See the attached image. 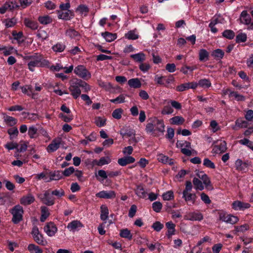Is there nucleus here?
<instances>
[{
	"mask_svg": "<svg viewBox=\"0 0 253 253\" xmlns=\"http://www.w3.org/2000/svg\"><path fill=\"white\" fill-rule=\"evenodd\" d=\"M3 23L4 24L6 28H11L13 27L16 25L17 23V19L14 17L12 18H7L4 19L3 21Z\"/></svg>",
	"mask_w": 253,
	"mask_h": 253,
	"instance_id": "nucleus-28",
	"label": "nucleus"
},
{
	"mask_svg": "<svg viewBox=\"0 0 253 253\" xmlns=\"http://www.w3.org/2000/svg\"><path fill=\"white\" fill-rule=\"evenodd\" d=\"M125 37L128 40H136L138 38V36L135 34L133 31H129L126 34Z\"/></svg>",
	"mask_w": 253,
	"mask_h": 253,
	"instance_id": "nucleus-64",
	"label": "nucleus"
},
{
	"mask_svg": "<svg viewBox=\"0 0 253 253\" xmlns=\"http://www.w3.org/2000/svg\"><path fill=\"white\" fill-rule=\"evenodd\" d=\"M57 13L59 19L65 20H69L73 16L72 12L70 10L65 11V12L64 11H57Z\"/></svg>",
	"mask_w": 253,
	"mask_h": 253,
	"instance_id": "nucleus-19",
	"label": "nucleus"
},
{
	"mask_svg": "<svg viewBox=\"0 0 253 253\" xmlns=\"http://www.w3.org/2000/svg\"><path fill=\"white\" fill-rule=\"evenodd\" d=\"M163 198L164 200L169 201L173 199L174 195L172 191H169L162 195Z\"/></svg>",
	"mask_w": 253,
	"mask_h": 253,
	"instance_id": "nucleus-55",
	"label": "nucleus"
},
{
	"mask_svg": "<svg viewBox=\"0 0 253 253\" xmlns=\"http://www.w3.org/2000/svg\"><path fill=\"white\" fill-rule=\"evenodd\" d=\"M190 89V86L188 83L182 84L176 87V90L178 91H183Z\"/></svg>",
	"mask_w": 253,
	"mask_h": 253,
	"instance_id": "nucleus-61",
	"label": "nucleus"
},
{
	"mask_svg": "<svg viewBox=\"0 0 253 253\" xmlns=\"http://www.w3.org/2000/svg\"><path fill=\"white\" fill-rule=\"evenodd\" d=\"M38 129L34 126L29 127L28 129V135L31 138H35L37 134Z\"/></svg>",
	"mask_w": 253,
	"mask_h": 253,
	"instance_id": "nucleus-53",
	"label": "nucleus"
},
{
	"mask_svg": "<svg viewBox=\"0 0 253 253\" xmlns=\"http://www.w3.org/2000/svg\"><path fill=\"white\" fill-rule=\"evenodd\" d=\"M153 123L154 124L157 130L162 133L165 131V126L163 120L155 119L153 121Z\"/></svg>",
	"mask_w": 253,
	"mask_h": 253,
	"instance_id": "nucleus-20",
	"label": "nucleus"
},
{
	"mask_svg": "<svg viewBox=\"0 0 253 253\" xmlns=\"http://www.w3.org/2000/svg\"><path fill=\"white\" fill-rule=\"evenodd\" d=\"M236 125L240 127H246L248 125V122L242 119H237L236 121Z\"/></svg>",
	"mask_w": 253,
	"mask_h": 253,
	"instance_id": "nucleus-62",
	"label": "nucleus"
},
{
	"mask_svg": "<svg viewBox=\"0 0 253 253\" xmlns=\"http://www.w3.org/2000/svg\"><path fill=\"white\" fill-rule=\"evenodd\" d=\"M83 226V224L80 221L75 220L68 224L67 228L71 231L75 232L78 231Z\"/></svg>",
	"mask_w": 253,
	"mask_h": 253,
	"instance_id": "nucleus-12",
	"label": "nucleus"
},
{
	"mask_svg": "<svg viewBox=\"0 0 253 253\" xmlns=\"http://www.w3.org/2000/svg\"><path fill=\"white\" fill-rule=\"evenodd\" d=\"M106 120L105 119H102L100 117H98L95 118V124L98 127H102L106 124Z\"/></svg>",
	"mask_w": 253,
	"mask_h": 253,
	"instance_id": "nucleus-58",
	"label": "nucleus"
},
{
	"mask_svg": "<svg viewBox=\"0 0 253 253\" xmlns=\"http://www.w3.org/2000/svg\"><path fill=\"white\" fill-rule=\"evenodd\" d=\"M10 212L12 215V221L14 224H18L22 220L24 211L19 205L15 206L10 210Z\"/></svg>",
	"mask_w": 253,
	"mask_h": 253,
	"instance_id": "nucleus-3",
	"label": "nucleus"
},
{
	"mask_svg": "<svg viewBox=\"0 0 253 253\" xmlns=\"http://www.w3.org/2000/svg\"><path fill=\"white\" fill-rule=\"evenodd\" d=\"M120 133L123 137H125L126 136L128 137H132L135 136V131L132 129H125L124 128H122L120 130Z\"/></svg>",
	"mask_w": 253,
	"mask_h": 253,
	"instance_id": "nucleus-33",
	"label": "nucleus"
},
{
	"mask_svg": "<svg viewBox=\"0 0 253 253\" xmlns=\"http://www.w3.org/2000/svg\"><path fill=\"white\" fill-rule=\"evenodd\" d=\"M100 218L103 221H105L108 218L109 211L108 208L105 205L101 206Z\"/></svg>",
	"mask_w": 253,
	"mask_h": 253,
	"instance_id": "nucleus-27",
	"label": "nucleus"
},
{
	"mask_svg": "<svg viewBox=\"0 0 253 253\" xmlns=\"http://www.w3.org/2000/svg\"><path fill=\"white\" fill-rule=\"evenodd\" d=\"M247 35L245 33L238 34L236 37V42L237 43L245 42L247 41Z\"/></svg>",
	"mask_w": 253,
	"mask_h": 253,
	"instance_id": "nucleus-51",
	"label": "nucleus"
},
{
	"mask_svg": "<svg viewBox=\"0 0 253 253\" xmlns=\"http://www.w3.org/2000/svg\"><path fill=\"white\" fill-rule=\"evenodd\" d=\"M232 208L235 210H242L250 208L251 205L248 203H244L240 201H236L232 203Z\"/></svg>",
	"mask_w": 253,
	"mask_h": 253,
	"instance_id": "nucleus-11",
	"label": "nucleus"
},
{
	"mask_svg": "<svg viewBox=\"0 0 253 253\" xmlns=\"http://www.w3.org/2000/svg\"><path fill=\"white\" fill-rule=\"evenodd\" d=\"M130 56L135 62L139 63H141L144 61L146 59L145 55L143 52L131 54Z\"/></svg>",
	"mask_w": 253,
	"mask_h": 253,
	"instance_id": "nucleus-23",
	"label": "nucleus"
},
{
	"mask_svg": "<svg viewBox=\"0 0 253 253\" xmlns=\"http://www.w3.org/2000/svg\"><path fill=\"white\" fill-rule=\"evenodd\" d=\"M35 241L39 245L42 246H45L47 244V242L44 240L43 235L42 234H39L34 238Z\"/></svg>",
	"mask_w": 253,
	"mask_h": 253,
	"instance_id": "nucleus-40",
	"label": "nucleus"
},
{
	"mask_svg": "<svg viewBox=\"0 0 253 253\" xmlns=\"http://www.w3.org/2000/svg\"><path fill=\"white\" fill-rule=\"evenodd\" d=\"M152 208L156 212H159L162 210V204L160 202H155L152 204Z\"/></svg>",
	"mask_w": 253,
	"mask_h": 253,
	"instance_id": "nucleus-59",
	"label": "nucleus"
},
{
	"mask_svg": "<svg viewBox=\"0 0 253 253\" xmlns=\"http://www.w3.org/2000/svg\"><path fill=\"white\" fill-rule=\"evenodd\" d=\"M203 183L205 184L206 187L210 190H211L213 189L211 182V180L209 176L206 174L203 178H202Z\"/></svg>",
	"mask_w": 253,
	"mask_h": 253,
	"instance_id": "nucleus-39",
	"label": "nucleus"
},
{
	"mask_svg": "<svg viewBox=\"0 0 253 253\" xmlns=\"http://www.w3.org/2000/svg\"><path fill=\"white\" fill-rule=\"evenodd\" d=\"M66 35L71 38H74L77 37L79 34V33L74 29H69L66 31Z\"/></svg>",
	"mask_w": 253,
	"mask_h": 253,
	"instance_id": "nucleus-57",
	"label": "nucleus"
},
{
	"mask_svg": "<svg viewBox=\"0 0 253 253\" xmlns=\"http://www.w3.org/2000/svg\"><path fill=\"white\" fill-rule=\"evenodd\" d=\"M209 53L205 49H202L199 51V60L200 61L208 60Z\"/></svg>",
	"mask_w": 253,
	"mask_h": 253,
	"instance_id": "nucleus-45",
	"label": "nucleus"
},
{
	"mask_svg": "<svg viewBox=\"0 0 253 253\" xmlns=\"http://www.w3.org/2000/svg\"><path fill=\"white\" fill-rule=\"evenodd\" d=\"M173 112V109L169 105L165 106L161 111V113L163 115L170 114H172Z\"/></svg>",
	"mask_w": 253,
	"mask_h": 253,
	"instance_id": "nucleus-54",
	"label": "nucleus"
},
{
	"mask_svg": "<svg viewBox=\"0 0 253 253\" xmlns=\"http://www.w3.org/2000/svg\"><path fill=\"white\" fill-rule=\"evenodd\" d=\"M224 55V52L223 50L220 49H217L214 50L211 55L216 59V60H220L222 59Z\"/></svg>",
	"mask_w": 253,
	"mask_h": 253,
	"instance_id": "nucleus-35",
	"label": "nucleus"
},
{
	"mask_svg": "<svg viewBox=\"0 0 253 253\" xmlns=\"http://www.w3.org/2000/svg\"><path fill=\"white\" fill-rule=\"evenodd\" d=\"M41 216L40 218V220L42 222H44L46 219L49 216L50 213L48 211V209L45 207L42 206L41 208Z\"/></svg>",
	"mask_w": 253,
	"mask_h": 253,
	"instance_id": "nucleus-26",
	"label": "nucleus"
},
{
	"mask_svg": "<svg viewBox=\"0 0 253 253\" xmlns=\"http://www.w3.org/2000/svg\"><path fill=\"white\" fill-rule=\"evenodd\" d=\"M18 7L19 5L14 1H6L0 7V13L4 14L8 10H12Z\"/></svg>",
	"mask_w": 253,
	"mask_h": 253,
	"instance_id": "nucleus-9",
	"label": "nucleus"
},
{
	"mask_svg": "<svg viewBox=\"0 0 253 253\" xmlns=\"http://www.w3.org/2000/svg\"><path fill=\"white\" fill-rule=\"evenodd\" d=\"M34 197L32 195L29 194L26 196L22 197L20 199V201L21 204L24 206H27L33 203L34 202Z\"/></svg>",
	"mask_w": 253,
	"mask_h": 253,
	"instance_id": "nucleus-17",
	"label": "nucleus"
},
{
	"mask_svg": "<svg viewBox=\"0 0 253 253\" xmlns=\"http://www.w3.org/2000/svg\"><path fill=\"white\" fill-rule=\"evenodd\" d=\"M61 141V139L60 138L54 139L47 146V151L49 152H52L57 150L59 148Z\"/></svg>",
	"mask_w": 253,
	"mask_h": 253,
	"instance_id": "nucleus-14",
	"label": "nucleus"
},
{
	"mask_svg": "<svg viewBox=\"0 0 253 253\" xmlns=\"http://www.w3.org/2000/svg\"><path fill=\"white\" fill-rule=\"evenodd\" d=\"M28 250L31 253H42V250L38 246L30 244L28 246Z\"/></svg>",
	"mask_w": 253,
	"mask_h": 253,
	"instance_id": "nucleus-31",
	"label": "nucleus"
},
{
	"mask_svg": "<svg viewBox=\"0 0 253 253\" xmlns=\"http://www.w3.org/2000/svg\"><path fill=\"white\" fill-rule=\"evenodd\" d=\"M120 236L122 238H126L129 240L132 238V235L130 231L127 228L121 230Z\"/></svg>",
	"mask_w": 253,
	"mask_h": 253,
	"instance_id": "nucleus-32",
	"label": "nucleus"
},
{
	"mask_svg": "<svg viewBox=\"0 0 253 253\" xmlns=\"http://www.w3.org/2000/svg\"><path fill=\"white\" fill-rule=\"evenodd\" d=\"M123 112L124 110L122 108H117L113 111L112 115L114 118L119 120L122 118Z\"/></svg>",
	"mask_w": 253,
	"mask_h": 253,
	"instance_id": "nucleus-46",
	"label": "nucleus"
},
{
	"mask_svg": "<svg viewBox=\"0 0 253 253\" xmlns=\"http://www.w3.org/2000/svg\"><path fill=\"white\" fill-rule=\"evenodd\" d=\"M63 175L62 172L59 170L55 171L53 173H51L50 176L49 180H58L62 178Z\"/></svg>",
	"mask_w": 253,
	"mask_h": 253,
	"instance_id": "nucleus-38",
	"label": "nucleus"
},
{
	"mask_svg": "<svg viewBox=\"0 0 253 253\" xmlns=\"http://www.w3.org/2000/svg\"><path fill=\"white\" fill-rule=\"evenodd\" d=\"M234 97L235 99L238 101H244L245 99V98L243 95L239 94L237 93V92L235 91L230 92V97Z\"/></svg>",
	"mask_w": 253,
	"mask_h": 253,
	"instance_id": "nucleus-50",
	"label": "nucleus"
},
{
	"mask_svg": "<svg viewBox=\"0 0 253 253\" xmlns=\"http://www.w3.org/2000/svg\"><path fill=\"white\" fill-rule=\"evenodd\" d=\"M65 44L61 42H58L52 47V50L56 52H61L65 50Z\"/></svg>",
	"mask_w": 253,
	"mask_h": 253,
	"instance_id": "nucleus-36",
	"label": "nucleus"
},
{
	"mask_svg": "<svg viewBox=\"0 0 253 253\" xmlns=\"http://www.w3.org/2000/svg\"><path fill=\"white\" fill-rule=\"evenodd\" d=\"M158 160L159 162L164 164H168L170 165L173 164V159H170L168 156L162 154H160L158 155Z\"/></svg>",
	"mask_w": 253,
	"mask_h": 253,
	"instance_id": "nucleus-24",
	"label": "nucleus"
},
{
	"mask_svg": "<svg viewBox=\"0 0 253 253\" xmlns=\"http://www.w3.org/2000/svg\"><path fill=\"white\" fill-rule=\"evenodd\" d=\"M110 162L111 160L109 158L101 157L97 163V166H102L104 165L108 164Z\"/></svg>",
	"mask_w": 253,
	"mask_h": 253,
	"instance_id": "nucleus-63",
	"label": "nucleus"
},
{
	"mask_svg": "<svg viewBox=\"0 0 253 253\" xmlns=\"http://www.w3.org/2000/svg\"><path fill=\"white\" fill-rule=\"evenodd\" d=\"M43 229L46 234L50 237L53 236L57 231L56 225L51 222L47 223Z\"/></svg>",
	"mask_w": 253,
	"mask_h": 253,
	"instance_id": "nucleus-8",
	"label": "nucleus"
},
{
	"mask_svg": "<svg viewBox=\"0 0 253 253\" xmlns=\"http://www.w3.org/2000/svg\"><path fill=\"white\" fill-rule=\"evenodd\" d=\"M24 59L28 61V68L31 71H34L37 67H47L49 65V62L44 59L42 55L35 53L32 55L26 56Z\"/></svg>",
	"mask_w": 253,
	"mask_h": 253,
	"instance_id": "nucleus-1",
	"label": "nucleus"
},
{
	"mask_svg": "<svg viewBox=\"0 0 253 253\" xmlns=\"http://www.w3.org/2000/svg\"><path fill=\"white\" fill-rule=\"evenodd\" d=\"M198 84L202 88H207L211 86V84L209 79H203L199 81Z\"/></svg>",
	"mask_w": 253,
	"mask_h": 253,
	"instance_id": "nucleus-37",
	"label": "nucleus"
},
{
	"mask_svg": "<svg viewBox=\"0 0 253 253\" xmlns=\"http://www.w3.org/2000/svg\"><path fill=\"white\" fill-rule=\"evenodd\" d=\"M125 101V97L124 94H121L118 97L115 99L110 100V102L114 103H121Z\"/></svg>",
	"mask_w": 253,
	"mask_h": 253,
	"instance_id": "nucleus-56",
	"label": "nucleus"
},
{
	"mask_svg": "<svg viewBox=\"0 0 253 253\" xmlns=\"http://www.w3.org/2000/svg\"><path fill=\"white\" fill-rule=\"evenodd\" d=\"M101 35L107 42H111L117 38L116 34H112L108 32L102 33Z\"/></svg>",
	"mask_w": 253,
	"mask_h": 253,
	"instance_id": "nucleus-25",
	"label": "nucleus"
},
{
	"mask_svg": "<svg viewBox=\"0 0 253 253\" xmlns=\"http://www.w3.org/2000/svg\"><path fill=\"white\" fill-rule=\"evenodd\" d=\"M98 83L99 86L104 88L107 91H110L111 89L113 88V86L110 83L104 82L101 80L98 81Z\"/></svg>",
	"mask_w": 253,
	"mask_h": 253,
	"instance_id": "nucleus-41",
	"label": "nucleus"
},
{
	"mask_svg": "<svg viewBox=\"0 0 253 253\" xmlns=\"http://www.w3.org/2000/svg\"><path fill=\"white\" fill-rule=\"evenodd\" d=\"M74 73L83 79H87L91 77L90 73L83 65H78L74 69Z\"/></svg>",
	"mask_w": 253,
	"mask_h": 253,
	"instance_id": "nucleus-6",
	"label": "nucleus"
},
{
	"mask_svg": "<svg viewBox=\"0 0 253 253\" xmlns=\"http://www.w3.org/2000/svg\"><path fill=\"white\" fill-rule=\"evenodd\" d=\"M24 23L27 27L29 28L32 30H36L38 29V23L29 18H25L24 20Z\"/></svg>",
	"mask_w": 253,
	"mask_h": 253,
	"instance_id": "nucleus-22",
	"label": "nucleus"
},
{
	"mask_svg": "<svg viewBox=\"0 0 253 253\" xmlns=\"http://www.w3.org/2000/svg\"><path fill=\"white\" fill-rule=\"evenodd\" d=\"M170 121L171 124L181 125L184 123L185 119L181 116H177L171 118Z\"/></svg>",
	"mask_w": 253,
	"mask_h": 253,
	"instance_id": "nucleus-29",
	"label": "nucleus"
},
{
	"mask_svg": "<svg viewBox=\"0 0 253 253\" xmlns=\"http://www.w3.org/2000/svg\"><path fill=\"white\" fill-rule=\"evenodd\" d=\"M135 193L138 197L141 198H145L147 194L143 187L140 185L137 186V188L135 190Z\"/></svg>",
	"mask_w": 253,
	"mask_h": 253,
	"instance_id": "nucleus-42",
	"label": "nucleus"
},
{
	"mask_svg": "<svg viewBox=\"0 0 253 253\" xmlns=\"http://www.w3.org/2000/svg\"><path fill=\"white\" fill-rule=\"evenodd\" d=\"M239 20L241 23L248 26L247 28L248 30L253 29V19L252 21L247 11L244 10L241 12Z\"/></svg>",
	"mask_w": 253,
	"mask_h": 253,
	"instance_id": "nucleus-5",
	"label": "nucleus"
},
{
	"mask_svg": "<svg viewBox=\"0 0 253 253\" xmlns=\"http://www.w3.org/2000/svg\"><path fill=\"white\" fill-rule=\"evenodd\" d=\"M238 220V218L237 216L231 214H228L225 222L233 224L237 222Z\"/></svg>",
	"mask_w": 253,
	"mask_h": 253,
	"instance_id": "nucleus-52",
	"label": "nucleus"
},
{
	"mask_svg": "<svg viewBox=\"0 0 253 253\" xmlns=\"http://www.w3.org/2000/svg\"><path fill=\"white\" fill-rule=\"evenodd\" d=\"M12 35L14 39L16 40L19 42H22L24 41L23 39V34L22 32L17 33L16 31H13Z\"/></svg>",
	"mask_w": 253,
	"mask_h": 253,
	"instance_id": "nucleus-47",
	"label": "nucleus"
},
{
	"mask_svg": "<svg viewBox=\"0 0 253 253\" xmlns=\"http://www.w3.org/2000/svg\"><path fill=\"white\" fill-rule=\"evenodd\" d=\"M96 196L100 198L112 199L116 197V193L114 191H102L97 193Z\"/></svg>",
	"mask_w": 253,
	"mask_h": 253,
	"instance_id": "nucleus-15",
	"label": "nucleus"
},
{
	"mask_svg": "<svg viewBox=\"0 0 253 253\" xmlns=\"http://www.w3.org/2000/svg\"><path fill=\"white\" fill-rule=\"evenodd\" d=\"M39 198L43 204L47 206H52L55 203V198L52 196L51 189L45 191L43 194H40Z\"/></svg>",
	"mask_w": 253,
	"mask_h": 253,
	"instance_id": "nucleus-4",
	"label": "nucleus"
},
{
	"mask_svg": "<svg viewBox=\"0 0 253 253\" xmlns=\"http://www.w3.org/2000/svg\"><path fill=\"white\" fill-rule=\"evenodd\" d=\"M182 198L184 199L185 201L188 204L194 205L195 204L197 196L195 193H191V192L182 193Z\"/></svg>",
	"mask_w": 253,
	"mask_h": 253,
	"instance_id": "nucleus-13",
	"label": "nucleus"
},
{
	"mask_svg": "<svg viewBox=\"0 0 253 253\" xmlns=\"http://www.w3.org/2000/svg\"><path fill=\"white\" fill-rule=\"evenodd\" d=\"M135 159L131 156L124 157L118 160V164L121 166H125L128 164L133 163Z\"/></svg>",
	"mask_w": 253,
	"mask_h": 253,
	"instance_id": "nucleus-16",
	"label": "nucleus"
},
{
	"mask_svg": "<svg viewBox=\"0 0 253 253\" xmlns=\"http://www.w3.org/2000/svg\"><path fill=\"white\" fill-rule=\"evenodd\" d=\"M6 124L10 126H13L17 123V120L14 118L7 116L4 118Z\"/></svg>",
	"mask_w": 253,
	"mask_h": 253,
	"instance_id": "nucleus-48",
	"label": "nucleus"
},
{
	"mask_svg": "<svg viewBox=\"0 0 253 253\" xmlns=\"http://www.w3.org/2000/svg\"><path fill=\"white\" fill-rule=\"evenodd\" d=\"M7 132L10 135V139H12L15 136H17L18 130L16 127L10 128L8 129Z\"/></svg>",
	"mask_w": 253,
	"mask_h": 253,
	"instance_id": "nucleus-60",
	"label": "nucleus"
},
{
	"mask_svg": "<svg viewBox=\"0 0 253 253\" xmlns=\"http://www.w3.org/2000/svg\"><path fill=\"white\" fill-rule=\"evenodd\" d=\"M203 218L202 214L199 212H189L184 216L185 219L192 221H201Z\"/></svg>",
	"mask_w": 253,
	"mask_h": 253,
	"instance_id": "nucleus-10",
	"label": "nucleus"
},
{
	"mask_svg": "<svg viewBox=\"0 0 253 253\" xmlns=\"http://www.w3.org/2000/svg\"><path fill=\"white\" fill-rule=\"evenodd\" d=\"M80 87L84 89V91L87 92L90 90V86L84 81L80 79H75L70 82V85L69 89L71 94L75 99H77L81 94Z\"/></svg>",
	"mask_w": 253,
	"mask_h": 253,
	"instance_id": "nucleus-2",
	"label": "nucleus"
},
{
	"mask_svg": "<svg viewBox=\"0 0 253 253\" xmlns=\"http://www.w3.org/2000/svg\"><path fill=\"white\" fill-rule=\"evenodd\" d=\"M166 226L168 228V233L167 234V237L169 239L171 238L172 235L175 234V225L171 221H169L166 223Z\"/></svg>",
	"mask_w": 253,
	"mask_h": 253,
	"instance_id": "nucleus-18",
	"label": "nucleus"
},
{
	"mask_svg": "<svg viewBox=\"0 0 253 253\" xmlns=\"http://www.w3.org/2000/svg\"><path fill=\"white\" fill-rule=\"evenodd\" d=\"M51 192L52 196L58 199H60L65 195L64 190L62 188L55 189L54 190H51Z\"/></svg>",
	"mask_w": 253,
	"mask_h": 253,
	"instance_id": "nucleus-30",
	"label": "nucleus"
},
{
	"mask_svg": "<svg viewBox=\"0 0 253 253\" xmlns=\"http://www.w3.org/2000/svg\"><path fill=\"white\" fill-rule=\"evenodd\" d=\"M235 166L236 169L239 171L244 170L247 167V165L245 163H243L240 159H238L235 162Z\"/></svg>",
	"mask_w": 253,
	"mask_h": 253,
	"instance_id": "nucleus-43",
	"label": "nucleus"
},
{
	"mask_svg": "<svg viewBox=\"0 0 253 253\" xmlns=\"http://www.w3.org/2000/svg\"><path fill=\"white\" fill-rule=\"evenodd\" d=\"M39 21L42 24L47 25L52 22V19L49 16H40L38 18Z\"/></svg>",
	"mask_w": 253,
	"mask_h": 253,
	"instance_id": "nucleus-44",
	"label": "nucleus"
},
{
	"mask_svg": "<svg viewBox=\"0 0 253 253\" xmlns=\"http://www.w3.org/2000/svg\"><path fill=\"white\" fill-rule=\"evenodd\" d=\"M193 183L194 185L195 189L197 190L202 191L204 189V187L202 181L198 178L194 177L193 178Z\"/></svg>",
	"mask_w": 253,
	"mask_h": 253,
	"instance_id": "nucleus-34",
	"label": "nucleus"
},
{
	"mask_svg": "<svg viewBox=\"0 0 253 253\" xmlns=\"http://www.w3.org/2000/svg\"><path fill=\"white\" fill-rule=\"evenodd\" d=\"M222 36L228 39L232 40L235 37V33L232 30H226L222 33Z\"/></svg>",
	"mask_w": 253,
	"mask_h": 253,
	"instance_id": "nucleus-49",
	"label": "nucleus"
},
{
	"mask_svg": "<svg viewBox=\"0 0 253 253\" xmlns=\"http://www.w3.org/2000/svg\"><path fill=\"white\" fill-rule=\"evenodd\" d=\"M227 150L226 142L225 141L218 140L213 146L212 151L215 153H222Z\"/></svg>",
	"mask_w": 253,
	"mask_h": 253,
	"instance_id": "nucleus-7",
	"label": "nucleus"
},
{
	"mask_svg": "<svg viewBox=\"0 0 253 253\" xmlns=\"http://www.w3.org/2000/svg\"><path fill=\"white\" fill-rule=\"evenodd\" d=\"M127 83L130 87L134 88H139L142 85V84L138 78L131 79L128 81Z\"/></svg>",
	"mask_w": 253,
	"mask_h": 253,
	"instance_id": "nucleus-21",
	"label": "nucleus"
}]
</instances>
